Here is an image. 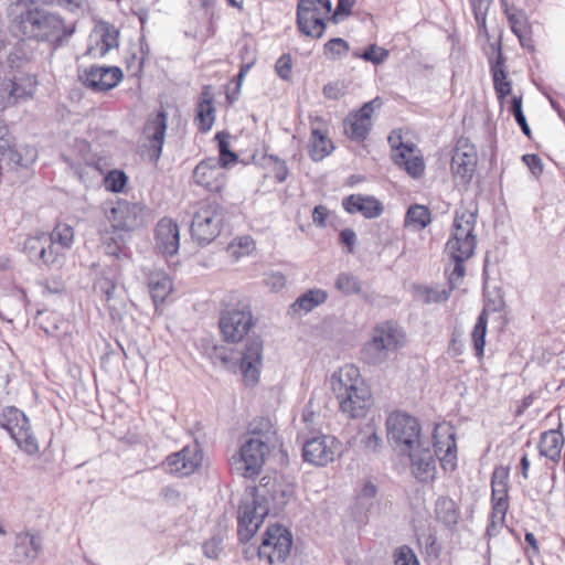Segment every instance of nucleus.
<instances>
[{
	"label": "nucleus",
	"instance_id": "nucleus-1",
	"mask_svg": "<svg viewBox=\"0 0 565 565\" xmlns=\"http://www.w3.org/2000/svg\"><path fill=\"white\" fill-rule=\"evenodd\" d=\"M478 217V209L457 210L454 217L450 237L446 243V253L454 262V269L448 276L449 288L438 286H420L416 289V296L423 302L441 303L446 302L451 290L462 280L466 268L465 262L475 253L477 239L473 234Z\"/></svg>",
	"mask_w": 565,
	"mask_h": 565
},
{
	"label": "nucleus",
	"instance_id": "nucleus-2",
	"mask_svg": "<svg viewBox=\"0 0 565 565\" xmlns=\"http://www.w3.org/2000/svg\"><path fill=\"white\" fill-rule=\"evenodd\" d=\"M9 19L22 35L60 47L75 32L54 12L41 8L35 0H19L10 6Z\"/></svg>",
	"mask_w": 565,
	"mask_h": 565
},
{
	"label": "nucleus",
	"instance_id": "nucleus-3",
	"mask_svg": "<svg viewBox=\"0 0 565 565\" xmlns=\"http://www.w3.org/2000/svg\"><path fill=\"white\" fill-rule=\"evenodd\" d=\"M74 236L71 225L57 223L51 232L38 231L29 235L23 242L22 250L28 260L38 268L58 270L74 244Z\"/></svg>",
	"mask_w": 565,
	"mask_h": 565
},
{
	"label": "nucleus",
	"instance_id": "nucleus-4",
	"mask_svg": "<svg viewBox=\"0 0 565 565\" xmlns=\"http://www.w3.org/2000/svg\"><path fill=\"white\" fill-rule=\"evenodd\" d=\"M330 383L343 414L349 418H360L366 414L372 395L356 366L344 365L332 374Z\"/></svg>",
	"mask_w": 565,
	"mask_h": 565
},
{
	"label": "nucleus",
	"instance_id": "nucleus-5",
	"mask_svg": "<svg viewBox=\"0 0 565 565\" xmlns=\"http://www.w3.org/2000/svg\"><path fill=\"white\" fill-rule=\"evenodd\" d=\"M455 433L449 429L447 440L441 443L435 440L434 448L430 447L429 441L425 440L417 446L405 450L403 455L407 456L411 461V468L414 477L420 482L433 481L436 475V455L445 452L440 458V463L444 469H454L457 459V445ZM437 439V435H434Z\"/></svg>",
	"mask_w": 565,
	"mask_h": 565
},
{
	"label": "nucleus",
	"instance_id": "nucleus-6",
	"mask_svg": "<svg viewBox=\"0 0 565 565\" xmlns=\"http://www.w3.org/2000/svg\"><path fill=\"white\" fill-rule=\"evenodd\" d=\"M0 427L6 429L17 447L29 456L38 455L40 446L29 417L15 406H4L0 412Z\"/></svg>",
	"mask_w": 565,
	"mask_h": 565
},
{
	"label": "nucleus",
	"instance_id": "nucleus-7",
	"mask_svg": "<svg viewBox=\"0 0 565 565\" xmlns=\"http://www.w3.org/2000/svg\"><path fill=\"white\" fill-rule=\"evenodd\" d=\"M226 210L216 202H205L200 205L191 223V237L199 245L212 243L222 232Z\"/></svg>",
	"mask_w": 565,
	"mask_h": 565
},
{
	"label": "nucleus",
	"instance_id": "nucleus-8",
	"mask_svg": "<svg viewBox=\"0 0 565 565\" xmlns=\"http://www.w3.org/2000/svg\"><path fill=\"white\" fill-rule=\"evenodd\" d=\"M387 439L398 454L425 441L418 419L404 412H393L386 419Z\"/></svg>",
	"mask_w": 565,
	"mask_h": 565
},
{
	"label": "nucleus",
	"instance_id": "nucleus-9",
	"mask_svg": "<svg viewBox=\"0 0 565 565\" xmlns=\"http://www.w3.org/2000/svg\"><path fill=\"white\" fill-rule=\"evenodd\" d=\"M267 440L262 438L246 439L239 449V458L234 462L233 469L246 479L259 476L269 452Z\"/></svg>",
	"mask_w": 565,
	"mask_h": 565
},
{
	"label": "nucleus",
	"instance_id": "nucleus-10",
	"mask_svg": "<svg viewBox=\"0 0 565 565\" xmlns=\"http://www.w3.org/2000/svg\"><path fill=\"white\" fill-rule=\"evenodd\" d=\"M291 546V532L282 525L274 524L264 533L258 555L260 558H267L269 564L284 563L290 554Z\"/></svg>",
	"mask_w": 565,
	"mask_h": 565
},
{
	"label": "nucleus",
	"instance_id": "nucleus-11",
	"mask_svg": "<svg viewBox=\"0 0 565 565\" xmlns=\"http://www.w3.org/2000/svg\"><path fill=\"white\" fill-rule=\"evenodd\" d=\"M218 324L226 342L241 341L254 324L249 306L226 308L221 315Z\"/></svg>",
	"mask_w": 565,
	"mask_h": 565
},
{
	"label": "nucleus",
	"instance_id": "nucleus-12",
	"mask_svg": "<svg viewBox=\"0 0 565 565\" xmlns=\"http://www.w3.org/2000/svg\"><path fill=\"white\" fill-rule=\"evenodd\" d=\"M143 207L134 202L117 200L105 211L115 232H130L142 224Z\"/></svg>",
	"mask_w": 565,
	"mask_h": 565
},
{
	"label": "nucleus",
	"instance_id": "nucleus-13",
	"mask_svg": "<svg viewBox=\"0 0 565 565\" xmlns=\"http://www.w3.org/2000/svg\"><path fill=\"white\" fill-rule=\"evenodd\" d=\"M339 448L340 445L334 437L327 435L316 436L303 443L302 458L303 461L310 465L324 467L334 460Z\"/></svg>",
	"mask_w": 565,
	"mask_h": 565
},
{
	"label": "nucleus",
	"instance_id": "nucleus-14",
	"mask_svg": "<svg viewBox=\"0 0 565 565\" xmlns=\"http://www.w3.org/2000/svg\"><path fill=\"white\" fill-rule=\"evenodd\" d=\"M263 366V341L260 338H249L244 344L239 358V370L247 386H254L259 381Z\"/></svg>",
	"mask_w": 565,
	"mask_h": 565
},
{
	"label": "nucleus",
	"instance_id": "nucleus-15",
	"mask_svg": "<svg viewBox=\"0 0 565 565\" xmlns=\"http://www.w3.org/2000/svg\"><path fill=\"white\" fill-rule=\"evenodd\" d=\"M192 178L195 185L211 193H220L227 183L225 171L213 157L200 161L193 170Z\"/></svg>",
	"mask_w": 565,
	"mask_h": 565
},
{
	"label": "nucleus",
	"instance_id": "nucleus-16",
	"mask_svg": "<svg viewBox=\"0 0 565 565\" xmlns=\"http://www.w3.org/2000/svg\"><path fill=\"white\" fill-rule=\"evenodd\" d=\"M268 514L266 505L256 498L242 502L238 510V537L241 542H248Z\"/></svg>",
	"mask_w": 565,
	"mask_h": 565
},
{
	"label": "nucleus",
	"instance_id": "nucleus-17",
	"mask_svg": "<svg viewBox=\"0 0 565 565\" xmlns=\"http://www.w3.org/2000/svg\"><path fill=\"white\" fill-rule=\"evenodd\" d=\"M381 106V98L375 97L365 103L358 111L350 114L344 120L345 135L358 142L365 140L372 128V115Z\"/></svg>",
	"mask_w": 565,
	"mask_h": 565
},
{
	"label": "nucleus",
	"instance_id": "nucleus-18",
	"mask_svg": "<svg viewBox=\"0 0 565 565\" xmlns=\"http://www.w3.org/2000/svg\"><path fill=\"white\" fill-rule=\"evenodd\" d=\"M83 84L94 92H107L116 87L122 79V72L117 66L93 65L81 76Z\"/></svg>",
	"mask_w": 565,
	"mask_h": 565
},
{
	"label": "nucleus",
	"instance_id": "nucleus-19",
	"mask_svg": "<svg viewBox=\"0 0 565 565\" xmlns=\"http://www.w3.org/2000/svg\"><path fill=\"white\" fill-rule=\"evenodd\" d=\"M202 456L199 446H185L180 451L171 454L163 462L164 469L173 475L189 476L201 465Z\"/></svg>",
	"mask_w": 565,
	"mask_h": 565
},
{
	"label": "nucleus",
	"instance_id": "nucleus-20",
	"mask_svg": "<svg viewBox=\"0 0 565 565\" xmlns=\"http://www.w3.org/2000/svg\"><path fill=\"white\" fill-rule=\"evenodd\" d=\"M156 247L167 256H172L179 250V226L171 218L163 217L158 222L156 226Z\"/></svg>",
	"mask_w": 565,
	"mask_h": 565
},
{
	"label": "nucleus",
	"instance_id": "nucleus-21",
	"mask_svg": "<svg viewBox=\"0 0 565 565\" xmlns=\"http://www.w3.org/2000/svg\"><path fill=\"white\" fill-rule=\"evenodd\" d=\"M342 206L348 213H360L365 218L380 217L384 211V206L381 201L372 195L363 194H351L344 198Z\"/></svg>",
	"mask_w": 565,
	"mask_h": 565
},
{
	"label": "nucleus",
	"instance_id": "nucleus-22",
	"mask_svg": "<svg viewBox=\"0 0 565 565\" xmlns=\"http://www.w3.org/2000/svg\"><path fill=\"white\" fill-rule=\"evenodd\" d=\"M329 13L330 12H324V9L320 8L309 13H301V10H297L296 22L299 32L312 39H321L327 29L324 17Z\"/></svg>",
	"mask_w": 565,
	"mask_h": 565
},
{
	"label": "nucleus",
	"instance_id": "nucleus-23",
	"mask_svg": "<svg viewBox=\"0 0 565 565\" xmlns=\"http://www.w3.org/2000/svg\"><path fill=\"white\" fill-rule=\"evenodd\" d=\"M168 117L166 111L160 110L157 115L150 118L146 125L145 131L148 134L150 139L151 159L157 161L162 152L164 142Z\"/></svg>",
	"mask_w": 565,
	"mask_h": 565
},
{
	"label": "nucleus",
	"instance_id": "nucleus-24",
	"mask_svg": "<svg viewBox=\"0 0 565 565\" xmlns=\"http://www.w3.org/2000/svg\"><path fill=\"white\" fill-rule=\"evenodd\" d=\"M36 81L33 76L24 73L14 74L2 84L3 90L8 94V103H17L32 96Z\"/></svg>",
	"mask_w": 565,
	"mask_h": 565
},
{
	"label": "nucleus",
	"instance_id": "nucleus-25",
	"mask_svg": "<svg viewBox=\"0 0 565 565\" xmlns=\"http://www.w3.org/2000/svg\"><path fill=\"white\" fill-rule=\"evenodd\" d=\"M477 166V152L472 146H462L458 142V146L454 150L451 159V170L456 175L461 179L469 180L472 177L475 168Z\"/></svg>",
	"mask_w": 565,
	"mask_h": 565
},
{
	"label": "nucleus",
	"instance_id": "nucleus-26",
	"mask_svg": "<svg viewBox=\"0 0 565 565\" xmlns=\"http://www.w3.org/2000/svg\"><path fill=\"white\" fill-rule=\"evenodd\" d=\"M371 339L397 351L404 343V332L396 323L386 321L374 327Z\"/></svg>",
	"mask_w": 565,
	"mask_h": 565
},
{
	"label": "nucleus",
	"instance_id": "nucleus-27",
	"mask_svg": "<svg viewBox=\"0 0 565 565\" xmlns=\"http://www.w3.org/2000/svg\"><path fill=\"white\" fill-rule=\"evenodd\" d=\"M42 548V539L39 534L21 532L15 536L14 555L20 561H33Z\"/></svg>",
	"mask_w": 565,
	"mask_h": 565
},
{
	"label": "nucleus",
	"instance_id": "nucleus-28",
	"mask_svg": "<svg viewBox=\"0 0 565 565\" xmlns=\"http://www.w3.org/2000/svg\"><path fill=\"white\" fill-rule=\"evenodd\" d=\"M564 437L558 429H551L542 433L539 450L540 455L557 462L561 458Z\"/></svg>",
	"mask_w": 565,
	"mask_h": 565
},
{
	"label": "nucleus",
	"instance_id": "nucleus-29",
	"mask_svg": "<svg viewBox=\"0 0 565 565\" xmlns=\"http://www.w3.org/2000/svg\"><path fill=\"white\" fill-rule=\"evenodd\" d=\"M490 68L492 73L494 90L498 95V98L503 99L511 93V82L508 79V75L504 70V58L500 47H498L497 57L490 61Z\"/></svg>",
	"mask_w": 565,
	"mask_h": 565
},
{
	"label": "nucleus",
	"instance_id": "nucleus-30",
	"mask_svg": "<svg viewBox=\"0 0 565 565\" xmlns=\"http://www.w3.org/2000/svg\"><path fill=\"white\" fill-rule=\"evenodd\" d=\"M215 120V107L213 105V95L204 89L201 93V100L196 106L195 121L201 132L211 130Z\"/></svg>",
	"mask_w": 565,
	"mask_h": 565
},
{
	"label": "nucleus",
	"instance_id": "nucleus-31",
	"mask_svg": "<svg viewBox=\"0 0 565 565\" xmlns=\"http://www.w3.org/2000/svg\"><path fill=\"white\" fill-rule=\"evenodd\" d=\"M328 299L327 291L322 289H309L300 295L290 306V310L295 315L308 313Z\"/></svg>",
	"mask_w": 565,
	"mask_h": 565
},
{
	"label": "nucleus",
	"instance_id": "nucleus-32",
	"mask_svg": "<svg viewBox=\"0 0 565 565\" xmlns=\"http://www.w3.org/2000/svg\"><path fill=\"white\" fill-rule=\"evenodd\" d=\"M435 513L437 520L448 529L455 527L460 518V510L457 503L449 497H439L436 500Z\"/></svg>",
	"mask_w": 565,
	"mask_h": 565
},
{
	"label": "nucleus",
	"instance_id": "nucleus-33",
	"mask_svg": "<svg viewBox=\"0 0 565 565\" xmlns=\"http://www.w3.org/2000/svg\"><path fill=\"white\" fill-rule=\"evenodd\" d=\"M148 287L153 302H163L172 291V280L164 271H153L149 275Z\"/></svg>",
	"mask_w": 565,
	"mask_h": 565
},
{
	"label": "nucleus",
	"instance_id": "nucleus-34",
	"mask_svg": "<svg viewBox=\"0 0 565 565\" xmlns=\"http://www.w3.org/2000/svg\"><path fill=\"white\" fill-rule=\"evenodd\" d=\"M334 149L327 134L319 128H312L309 140V154L313 161H320Z\"/></svg>",
	"mask_w": 565,
	"mask_h": 565
},
{
	"label": "nucleus",
	"instance_id": "nucleus-35",
	"mask_svg": "<svg viewBox=\"0 0 565 565\" xmlns=\"http://www.w3.org/2000/svg\"><path fill=\"white\" fill-rule=\"evenodd\" d=\"M394 351L385 344L377 343L370 339L362 348V359L370 365H380L384 363Z\"/></svg>",
	"mask_w": 565,
	"mask_h": 565
},
{
	"label": "nucleus",
	"instance_id": "nucleus-36",
	"mask_svg": "<svg viewBox=\"0 0 565 565\" xmlns=\"http://www.w3.org/2000/svg\"><path fill=\"white\" fill-rule=\"evenodd\" d=\"M488 326V315L483 310L477 318L476 324L471 332L472 345L476 356L482 358L484 353L486 335Z\"/></svg>",
	"mask_w": 565,
	"mask_h": 565
},
{
	"label": "nucleus",
	"instance_id": "nucleus-37",
	"mask_svg": "<svg viewBox=\"0 0 565 565\" xmlns=\"http://www.w3.org/2000/svg\"><path fill=\"white\" fill-rule=\"evenodd\" d=\"M430 216L428 207L419 204L411 205L405 215V225L413 226L415 230H423L430 223Z\"/></svg>",
	"mask_w": 565,
	"mask_h": 565
},
{
	"label": "nucleus",
	"instance_id": "nucleus-38",
	"mask_svg": "<svg viewBox=\"0 0 565 565\" xmlns=\"http://www.w3.org/2000/svg\"><path fill=\"white\" fill-rule=\"evenodd\" d=\"M215 140L218 146V158L216 160L224 171V169L238 161V156L230 149L228 134L220 131L215 135Z\"/></svg>",
	"mask_w": 565,
	"mask_h": 565
},
{
	"label": "nucleus",
	"instance_id": "nucleus-39",
	"mask_svg": "<svg viewBox=\"0 0 565 565\" xmlns=\"http://www.w3.org/2000/svg\"><path fill=\"white\" fill-rule=\"evenodd\" d=\"M412 153L413 152L406 151L396 152L394 156V161L396 164L404 167L409 175L413 178H418L424 172V162L418 157L412 158Z\"/></svg>",
	"mask_w": 565,
	"mask_h": 565
},
{
	"label": "nucleus",
	"instance_id": "nucleus-40",
	"mask_svg": "<svg viewBox=\"0 0 565 565\" xmlns=\"http://www.w3.org/2000/svg\"><path fill=\"white\" fill-rule=\"evenodd\" d=\"M36 158L38 150L35 147L22 145L18 148L14 147L7 159L17 166L29 167L36 160Z\"/></svg>",
	"mask_w": 565,
	"mask_h": 565
},
{
	"label": "nucleus",
	"instance_id": "nucleus-41",
	"mask_svg": "<svg viewBox=\"0 0 565 565\" xmlns=\"http://www.w3.org/2000/svg\"><path fill=\"white\" fill-rule=\"evenodd\" d=\"M118 46V31L113 25L103 29L100 40L97 42V51L99 56H105L111 49ZM96 49H89L88 53H94Z\"/></svg>",
	"mask_w": 565,
	"mask_h": 565
},
{
	"label": "nucleus",
	"instance_id": "nucleus-42",
	"mask_svg": "<svg viewBox=\"0 0 565 565\" xmlns=\"http://www.w3.org/2000/svg\"><path fill=\"white\" fill-rule=\"evenodd\" d=\"M509 472L505 468H495L491 477V498H508Z\"/></svg>",
	"mask_w": 565,
	"mask_h": 565
},
{
	"label": "nucleus",
	"instance_id": "nucleus-43",
	"mask_svg": "<svg viewBox=\"0 0 565 565\" xmlns=\"http://www.w3.org/2000/svg\"><path fill=\"white\" fill-rule=\"evenodd\" d=\"M504 12L510 23L511 31L516 35L530 30L526 17L523 11L510 8L503 0Z\"/></svg>",
	"mask_w": 565,
	"mask_h": 565
},
{
	"label": "nucleus",
	"instance_id": "nucleus-44",
	"mask_svg": "<svg viewBox=\"0 0 565 565\" xmlns=\"http://www.w3.org/2000/svg\"><path fill=\"white\" fill-rule=\"evenodd\" d=\"M335 288L343 295L359 294L362 289L360 279L350 273H341L335 279Z\"/></svg>",
	"mask_w": 565,
	"mask_h": 565
},
{
	"label": "nucleus",
	"instance_id": "nucleus-45",
	"mask_svg": "<svg viewBox=\"0 0 565 565\" xmlns=\"http://www.w3.org/2000/svg\"><path fill=\"white\" fill-rule=\"evenodd\" d=\"M248 438H262L267 440V445L271 441L274 435L273 425L268 418L260 417L249 424Z\"/></svg>",
	"mask_w": 565,
	"mask_h": 565
},
{
	"label": "nucleus",
	"instance_id": "nucleus-46",
	"mask_svg": "<svg viewBox=\"0 0 565 565\" xmlns=\"http://www.w3.org/2000/svg\"><path fill=\"white\" fill-rule=\"evenodd\" d=\"M492 0H470L476 24L480 33H488L487 15Z\"/></svg>",
	"mask_w": 565,
	"mask_h": 565
},
{
	"label": "nucleus",
	"instance_id": "nucleus-47",
	"mask_svg": "<svg viewBox=\"0 0 565 565\" xmlns=\"http://www.w3.org/2000/svg\"><path fill=\"white\" fill-rule=\"evenodd\" d=\"M104 250L107 255L119 257L124 247V237L118 232L109 233L106 232L103 237Z\"/></svg>",
	"mask_w": 565,
	"mask_h": 565
},
{
	"label": "nucleus",
	"instance_id": "nucleus-48",
	"mask_svg": "<svg viewBox=\"0 0 565 565\" xmlns=\"http://www.w3.org/2000/svg\"><path fill=\"white\" fill-rule=\"evenodd\" d=\"M353 56L363 58L366 62H372L375 65H380L388 57V51L377 46L376 44H371L363 53L355 51Z\"/></svg>",
	"mask_w": 565,
	"mask_h": 565
},
{
	"label": "nucleus",
	"instance_id": "nucleus-49",
	"mask_svg": "<svg viewBox=\"0 0 565 565\" xmlns=\"http://www.w3.org/2000/svg\"><path fill=\"white\" fill-rule=\"evenodd\" d=\"M349 50V43L341 38H333L324 44V54L330 60L345 56Z\"/></svg>",
	"mask_w": 565,
	"mask_h": 565
},
{
	"label": "nucleus",
	"instance_id": "nucleus-50",
	"mask_svg": "<svg viewBox=\"0 0 565 565\" xmlns=\"http://www.w3.org/2000/svg\"><path fill=\"white\" fill-rule=\"evenodd\" d=\"M127 180L128 178L124 171L113 170L105 178V188L115 193L121 192L126 186Z\"/></svg>",
	"mask_w": 565,
	"mask_h": 565
},
{
	"label": "nucleus",
	"instance_id": "nucleus-51",
	"mask_svg": "<svg viewBox=\"0 0 565 565\" xmlns=\"http://www.w3.org/2000/svg\"><path fill=\"white\" fill-rule=\"evenodd\" d=\"M377 492L376 486L367 481L364 483L359 494L356 495V503L359 507L369 510L373 504V499Z\"/></svg>",
	"mask_w": 565,
	"mask_h": 565
},
{
	"label": "nucleus",
	"instance_id": "nucleus-52",
	"mask_svg": "<svg viewBox=\"0 0 565 565\" xmlns=\"http://www.w3.org/2000/svg\"><path fill=\"white\" fill-rule=\"evenodd\" d=\"M394 558L395 565H420L416 554L407 545H402L396 548Z\"/></svg>",
	"mask_w": 565,
	"mask_h": 565
},
{
	"label": "nucleus",
	"instance_id": "nucleus-53",
	"mask_svg": "<svg viewBox=\"0 0 565 565\" xmlns=\"http://www.w3.org/2000/svg\"><path fill=\"white\" fill-rule=\"evenodd\" d=\"M319 8L324 9V12H331L332 3L330 0H299L297 4V10H301V13H309Z\"/></svg>",
	"mask_w": 565,
	"mask_h": 565
},
{
	"label": "nucleus",
	"instance_id": "nucleus-54",
	"mask_svg": "<svg viewBox=\"0 0 565 565\" xmlns=\"http://www.w3.org/2000/svg\"><path fill=\"white\" fill-rule=\"evenodd\" d=\"M269 160L274 162L273 173L274 178L278 183H282L287 180L289 174V169L287 167L286 161L281 160L279 157L270 154Z\"/></svg>",
	"mask_w": 565,
	"mask_h": 565
},
{
	"label": "nucleus",
	"instance_id": "nucleus-55",
	"mask_svg": "<svg viewBox=\"0 0 565 565\" xmlns=\"http://www.w3.org/2000/svg\"><path fill=\"white\" fill-rule=\"evenodd\" d=\"M345 85L343 82H330L323 87V95L328 99L338 100L345 95Z\"/></svg>",
	"mask_w": 565,
	"mask_h": 565
},
{
	"label": "nucleus",
	"instance_id": "nucleus-56",
	"mask_svg": "<svg viewBox=\"0 0 565 565\" xmlns=\"http://www.w3.org/2000/svg\"><path fill=\"white\" fill-rule=\"evenodd\" d=\"M491 504L493 518H498L499 521L504 522L509 509L508 498H491Z\"/></svg>",
	"mask_w": 565,
	"mask_h": 565
},
{
	"label": "nucleus",
	"instance_id": "nucleus-57",
	"mask_svg": "<svg viewBox=\"0 0 565 565\" xmlns=\"http://www.w3.org/2000/svg\"><path fill=\"white\" fill-rule=\"evenodd\" d=\"M292 60L289 54H282L276 62L275 68L278 76L288 79L291 74Z\"/></svg>",
	"mask_w": 565,
	"mask_h": 565
},
{
	"label": "nucleus",
	"instance_id": "nucleus-58",
	"mask_svg": "<svg viewBox=\"0 0 565 565\" xmlns=\"http://www.w3.org/2000/svg\"><path fill=\"white\" fill-rule=\"evenodd\" d=\"M265 285L273 291H279L286 286V277L281 273H269L265 275Z\"/></svg>",
	"mask_w": 565,
	"mask_h": 565
},
{
	"label": "nucleus",
	"instance_id": "nucleus-59",
	"mask_svg": "<svg viewBox=\"0 0 565 565\" xmlns=\"http://www.w3.org/2000/svg\"><path fill=\"white\" fill-rule=\"evenodd\" d=\"M203 553L209 558H217L222 552L221 540L211 539L203 544Z\"/></svg>",
	"mask_w": 565,
	"mask_h": 565
},
{
	"label": "nucleus",
	"instance_id": "nucleus-60",
	"mask_svg": "<svg viewBox=\"0 0 565 565\" xmlns=\"http://www.w3.org/2000/svg\"><path fill=\"white\" fill-rule=\"evenodd\" d=\"M522 160L534 175L542 173L543 164L541 158L537 154H524Z\"/></svg>",
	"mask_w": 565,
	"mask_h": 565
},
{
	"label": "nucleus",
	"instance_id": "nucleus-61",
	"mask_svg": "<svg viewBox=\"0 0 565 565\" xmlns=\"http://www.w3.org/2000/svg\"><path fill=\"white\" fill-rule=\"evenodd\" d=\"M339 242L340 244L347 246L348 252H353L354 244L356 242V235L353 230L351 228H344L339 234Z\"/></svg>",
	"mask_w": 565,
	"mask_h": 565
},
{
	"label": "nucleus",
	"instance_id": "nucleus-62",
	"mask_svg": "<svg viewBox=\"0 0 565 565\" xmlns=\"http://www.w3.org/2000/svg\"><path fill=\"white\" fill-rule=\"evenodd\" d=\"M329 215V211L324 205H317L312 212V222L318 227H326V220Z\"/></svg>",
	"mask_w": 565,
	"mask_h": 565
},
{
	"label": "nucleus",
	"instance_id": "nucleus-63",
	"mask_svg": "<svg viewBox=\"0 0 565 565\" xmlns=\"http://www.w3.org/2000/svg\"><path fill=\"white\" fill-rule=\"evenodd\" d=\"M504 522L498 520V518H493V513L489 515V522L486 530V536L489 539L497 536L500 533Z\"/></svg>",
	"mask_w": 565,
	"mask_h": 565
},
{
	"label": "nucleus",
	"instance_id": "nucleus-64",
	"mask_svg": "<svg viewBox=\"0 0 565 565\" xmlns=\"http://www.w3.org/2000/svg\"><path fill=\"white\" fill-rule=\"evenodd\" d=\"M388 142H390L391 147L393 149H395L397 152H399V151L413 152V150H414V145L413 143H404L402 141L401 136L391 135L388 137Z\"/></svg>",
	"mask_w": 565,
	"mask_h": 565
}]
</instances>
